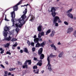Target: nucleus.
Listing matches in <instances>:
<instances>
[{
    "label": "nucleus",
    "mask_w": 76,
    "mask_h": 76,
    "mask_svg": "<svg viewBox=\"0 0 76 76\" xmlns=\"http://www.w3.org/2000/svg\"><path fill=\"white\" fill-rule=\"evenodd\" d=\"M25 9V10L23 12V13H24L23 15L18 20L19 22L20 23V24H18V27L19 28H20L23 25L26 23V22L28 20V19H29V18L30 16V15H29L26 18V14L27 13V9Z\"/></svg>",
    "instance_id": "1"
},
{
    "label": "nucleus",
    "mask_w": 76,
    "mask_h": 76,
    "mask_svg": "<svg viewBox=\"0 0 76 76\" xmlns=\"http://www.w3.org/2000/svg\"><path fill=\"white\" fill-rule=\"evenodd\" d=\"M23 0H21L18 3H17L16 5H15L14 6H13V9L14 11L12 12L11 13V17L12 18V22L13 23V26H14V20L15 18V11H17L18 10V6L21 4V2L23 1Z\"/></svg>",
    "instance_id": "2"
},
{
    "label": "nucleus",
    "mask_w": 76,
    "mask_h": 76,
    "mask_svg": "<svg viewBox=\"0 0 76 76\" xmlns=\"http://www.w3.org/2000/svg\"><path fill=\"white\" fill-rule=\"evenodd\" d=\"M58 9V7H51L50 12H52L51 14L53 18H54L56 15V10Z\"/></svg>",
    "instance_id": "3"
},
{
    "label": "nucleus",
    "mask_w": 76,
    "mask_h": 76,
    "mask_svg": "<svg viewBox=\"0 0 76 76\" xmlns=\"http://www.w3.org/2000/svg\"><path fill=\"white\" fill-rule=\"evenodd\" d=\"M35 43H37L35 47L36 48H38L39 47H42V48L44 47V45H45V43H44V42H43L42 43H41L40 44L39 43L38 41H34Z\"/></svg>",
    "instance_id": "4"
},
{
    "label": "nucleus",
    "mask_w": 76,
    "mask_h": 76,
    "mask_svg": "<svg viewBox=\"0 0 76 76\" xmlns=\"http://www.w3.org/2000/svg\"><path fill=\"white\" fill-rule=\"evenodd\" d=\"M4 31H3V35L5 38L7 37V31H9V28L8 27H5L4 28Z\"/></svg>",
    "instance_id": "5"
},
{
    "label": "nucleus",
    "mask_w": 76,
    "mask_h": 76,
    "mask_svg": "<svg viewBox=\"0 0 76 76\" xmlns=\"http://www.w3.org/2000/svg\"><path fill=\"white\" fill-rule=\"evenodd\" d=\"M47 60L48 61V64L47 66L48 67V70L49 71L51 72L52 70V68H51V65L50 64V58L49 56H48Z\"/></svg>",
    "instance_id": "6"
},
{
    "label": "nucleus",
    "mask_w": 76,
    "mask_h": 76,
    "mask_svg": "<svg viewBox=\"0 0 76 76\" xmlns=\"http://www.w3.org/2000/svg\"><path fill=\"white\" fill-rule=\"evenodd\" d=\"M53 18H54L53 20V23H55L56 22H57L58 21V20L59 19V18L57 16H55V17Z\"/></svg>",
    "instance_id": "7"
},
{
    "label": "nucleus",
    "mask_w": 76,
    "mask_h": 76,
    "mask_svg": "<svg viewBox=\"0 0 76 76\" xmlns=\"http://www.w3.org/2000/svg\"><path fill=\"white\" fill-rule=\"evenodd\" d=\"M73 30V28L72 27H69L68 28L67 31V34H70L71 33V32H72Z\"/></svg>",
    "instance_id": "8"
},
{
    "label": "nucleus",
    "mask_w": 76,
    "mask_h": 76,
    "mask_svg": "<svg viewBox=\"0 0 76 76\" xmlns=\"http://www.w3.org/2000/svg\"><path fill=\"white\" fill-rule=\"evenodd\" d=\"M43 50V48H41L38 51V55H41V54H42V51Z\"/></svg>",
    "instance_id": "9"
},
{
    "label": "nucleus",
    "mask_w": 76,
    "mask_h": 76,
    "mask_svg": "<svg viewBox=\"0 0 76 76\" xmlns=\"http://www.w3.org/2000/svg\"><path fill=\"white\" fill-rule=\"evenodd\" d=\"M27 63H28V64H29V65H31V60H26V61L24 63V65H27Z\"/></svg>",
    "instance_id": "10"
},
{
    "label": "nucleus",
    "mask_w": 76,
    "mask_h": 76,
    "mask_svg": "<svg viewBox=\"0 0 76 76\" xmlns=\"http://www.w3.org/2000/svg\"><path fill=\"white\" fill-rule=\"evenodd\" d=\"M34 40L35 41H38V42L39 41L40 42H41V41H42V39L41 38H36V39H34Z\"/></svg>",
    "instance_id": "11"
},
{
    "label": "nucleus",
    "mask_w": 76,
    "mask_h": 76,
    "mask_svg": "<svg viewBox=\"0 0 76 76\" xmlns=\"http://www.w3.org/2000/svg\"><path fill=\"white\" fill-rule=\"evenodd\" d=\"M42 26L39 25L37 27L38 31L39 32H41L42 31Z\"/></svg>",
    "instance_id": "12"
},
{
    "label": "nucleus",
    "mask_w": 76,
    "mask_h": 76,
    "mask_svg": "<svg viewBox=\"0 0 76 76\" xmlns=\"http://www.w3.org/2000/svg\"><path fill=\"white\" fill-rule=\"evenodd\" d=\"M55 31H52V33L50 35V37H54V34H55Z\"/></svg>",
    "instance_id": "13"
},
{
    "label": "nucleus",
    "mask_w": 76,
    "mask_h": 76,
    "mask_svg": "<svg viewBox=\"0 0 76 76\" xmlns=\"http://www.w3.org/2000/svg\"><path fill=\"white\" fill-rule=\"evenodd\" d=\"M39 56H40V59L41 60H42L44 58V55L43 54H41Z\"/></svg>",
    "instance_id": "14"
},
{
    "label": "nucleus",
    "mask_w": 76,
    "mask_h": 76,
    "mask_svg": "<svg viewBox=\"0 0 76 76\" xmlns=\"http://www.w3.org/2000/svg\"><path fill=\"white\" fill-rule=\"evenodd\" d=\"M68 16L71 18V19H73V15L70 13L68 14Z\"/></svg>",
    "instance_id": "15"
},
{
    "label": "nucleus",
    "mask_w": 76,
    "mask_h": 76,
    "mask_svg": "<svg viewBox=\"0 0 76 76\" xmlns=\"http://www.w3.org/2000/svg\"><path fill=\"white\" fill-rule=\"evenodd\" d=\"M10 45V43H7L6 44L4 45V47L5 48H8L9 46Z\"/></svg>",
    "instance_id": "16"
},
{
    "label": "nucleus",
    "mask_w": 76,
    "mask_h": 76,
    "mask_svg": "<svg viewBox=\"0 0 76 76\" xmlns=\"http://www.w3.org/2000/svg\"><path fill=\"white\" fill-rule=\"evenodd\" d=\"M24 52H25L26 53H28V54H29V52H28V49L26 48H25L24 49Z\"/></svg>",
    "instance_id": "17"
},
{
    "label": "nucleus",
    "mask_w": 76,
    "mask_h": 76,
    "mask_svg": "<svg viewBox=\"0 0 76 76\" xmlns=\"http://www.w3.org/2000/svg\"><path fill=\"white\" fill-rule=\"evenodd\" d=\"M50 47H53L55 49V50H56L57 49V48H56V46L54 45V44H52L50 45Z\"/></svg>",
    "instance_id": "18"
},
{
    "label": "nucleus",
    "mask_w": 76,
    "mask_h": 76,
    "mask_svg": "<svg viewBox=\"0 0 76 76\" xmlns=\"http://www.w3.org/2000/svg\"><path fill=\"white\" fill-rule=\"evenodd\" d=\"M5 39L6 41H9L11 40V37L9 36L8 37L6 38H5Z\"/></svg>",
    "instance_id": "19"
},
{
    "label": "nucleus",
    "mask_w": 76,
    "mask_h": 76,
    "mask_svg": "<svg viewBox=\"0 0 76 76\" xmlns=\"http://www.w3.org/2000/svg\"><path fill=\"white\" fill-rule=\"evenodd\" d=\"M31 19L29 20H30V21H31V22H32V20H34V19H35V17H34V16H33L32 15H31Z\"/></svg>",
    "instance_id": "20"
},
{
    "label": "nucleus",
    "mask_w": 76,
    "mask_h": 76,
    "mask_svg": "<svg viewBox=\"0 0 76 76\" xmlns=\"http://www.w3.org/2000/svg\"><path fill=\"white\" fill-rule=\"evenodd\" d=\"M49 57H51V58H53V57H56V56L55 55H53V54L51 53Z\"/></svg>",
    "instance_id": "21"
},
{
    "label": "nucleus",
    "mask_w": 76,
    "mask_h": 76,
    "mask_svg": "<svg viewBox=\"0 0 76 76\" xmlns=\"http://www.w3.org/2000/svg\"><path fill=\"white\" fill-rule=\"evenodd\" d=\"M14 26H13V23H13V25H12V26H15H15H16V27H19V24H17V23H16V24H15V23H14L15 22V20H14Z\"/></svg>",
    "instance_id": "22"
},
{
    "label": "nucleus",
    "mask_w": 76,
    "mask_h": 76,
    "mask_svg": "<svg viewBox=\"0 0 76 76\" xmlns=\"http://www.w3.org/2000/svg\"><path fill=\"white\" fill-rule=\"evenodd\" d=\"M51 32V29H49L46 32V35H48V34H50Z\"/></svg>",
    "instance_id": "23"
},
{
    "label": "nucleus",
    "mask_w": 76,
    "mask_h": 76,
    "mask_svg": "<svg viewBox=\"0 0 76 76\" xmlns=\"http://www.w3.org/2000/svg\"><path fill=\"white\" fill-rule=\"evenodd\" d=\"M69 54L72 55V56H73L74 54H75V52L74 51H72L69 53Z\"/></svg>",
    "instance_id": "24"
},
{
    "label": "nucleus",
    "mask_w": 76,
    "mask_h": 76,
    "mask_svg": "<svg viewBox=\"0 0 76 76\" xmlns=\"http://www.w3.org/2000/svg\"><path fill=\"white\" fill-rule=\"evenodd\" d=\"M15 31L17 33H18V32H19V28L17 27L15 29Z\"/></svg>",
    "instance_id": "25"
},
{
    "label": "nucleus",
    "mask_w": 76,
    "mask_h": 76,
    "mask_svg": "<svg viewBox=\"0 0 76 76\" xmlns=\"http://www.w3.org/2000/svg\"><path fill=\"white\" fill-rule=\"evenodd\" d=\"M26 67V69H28V65H24L23 66V68L25 69Z\"/></svg>",
    "instance_id": "26"
},
{
    "label": "nucleus",
    "mask_w": 76,
    "mask_h": 76,
    "mask_svg": "<svg viewBox=\"0 0 76 76\" xmlns=\"http://www.w3.org/2000/svg\"><path fill=\"white\" fill-rule=\"evenodd\" d=\"M72 11V9H71L69 10L68 11L66 12L67 13H70Z\"/></svg>",
    "instance_id": "27"
},
{
    "label": "nucleus",
    "mask_w": 76,
    "mask_h": 76,
    "mask_svg": "<svg viewBox=\"0 0 76 76\" xmlns=\"http://www.w3.org/2000/svg\"><path fill=\"white\" fill-rule=\"evenodd\" d=\"M17 39H16L15 38H13L12 40V42H14V41H17Z\"/></svg>",
    "instance_id": "28"
},
{
    "label": "nucleus",
    "mask_w": 76,
    "mask_h": 76,
    "mask_svg": "<svg viewBox=\"0 0 76 76\" xmlns=\"http://www.w3.org/2000/svg\"><path fill=\"white\" fill-rule=\"evenodd\" d=\"M37 65H39V66H41L42 63L41 62H38L37 64Z\"/></svg>",
    "instance_id": "29"
},
{
    "label": "nucleus",
    "mask_w": 76,
    "mask_h": 76,
    "mask_svg": "<svg viewBox=\"0 0 76 76\" xmlns=\"http://www.w3.org/2000/svg\"><path fill=\"white\" fill-rule=\"evenodd\" d=\"M40 34L41 36H44V31L42 32Z\"/></svg>",
    "instance_id": "30"
},
{
    "label": "nucleus",
    "mask_w": 76,
    "mask_h": 76,
    "mask_svg": "<svg viewBox=\"0 0 76 76\" xmlns=\"http://www.w3.org/2000/svg\"><path fill=\"white\" fill-rule=\"evenodd\" d=\"M62 56H63V53H61L59 54L58 55V57H59L61 58V57Z\"/></svg>",
    "instance_id": "31"
},
{
    "label": "nucleus",
    "mask_w": 76,
    "mask_h": 76,
    "mask_svg": "<svg viewBox=\"0 0 76 76\" xmlns=\"http://www.w3.org/2000/svg\"><path fill=\"white\" fill-rule=\"evenodd\" d=\"M36 72H35L34 73H36L37 74H38L39 73V69H37L36 70Z\"/></svg>",
    "instance_id": "32"
},
{
    "label": "nucleus",
    "mask_w": 76,
    "mask_h": 76,
    "mask_svg": "<svg viewBox=\"0 0 76 76\" xmlns=\"http://www.w3.org/2000/svg\"><path fill=\"white\" fill-rule=\"evenodd\" d=\"M34 60L36 61H38V58H35V57H34Z\"/></svg>",
    "instance_id": "33"
},
{
    "label": "nucleus",
    "mask_w": 76,
    "mask_h": 76,
    "mask_svg": "<svg viewBox=\"0 0 76 76\" xmlns=\"http://www.w3.org/2000/svg\"><path fill=\"white\" fill-rule=\"evenodd\" d=\"M64 23L65 25H69V23H67V22L66 21H65L64 22Z\"/></svg>",
    "instance_id": "34"
},
{
    "label": "nucleus",
    "mask_w": 76,
    "mask_h": 76,
    "mask_svg": "<svg viewBox=\"0 0 76 76\" xmlns=\"http://www.w3.org/2000/svg\"><path fill=\"white\" fill-rule=\"evenodd\" d=\"M4 76H7V71H5L4 72Z\"/></svg>",
    "instance_id": "35"
},
{
    "label": "nucleus",
    "mask_w": 76,
    "mask_h": 76,
    "mask_svg": "<svg viewBox=\"0 0 76 76\" xmlns=\"http://www.w3.org/2000/svg\"><path fill=\"white\" fill-rule=\"evenodd\" d=\"M55 23V26H58V23H57V22H56Z\"/></svg>",
    "instance_id": "36"
},
{
    "label": "nucleus",
    "mask_w": 76,
    "mask_h": 76,
    "mask_svg": "<svg viewBox=\"0 0 76 76\" xmlns=\"http://www.w3.org/2000/svg\"><path fill=\"white\" fill-rule=\"evenodd\" d=\"M73 35L76 37V30H75L73 33Z\"/></svg>",
    "instance_id": "37"
},
{
    "label": "nucleus",
    "mask_w": 76,
    "mask_h": 76,
    "mask_svg": "<svg viewBox=\"0 0 76 76\" xmlns=\"http://www.w3.org/2000/svg\"><path fill=\"white\" fill-rule=\"evenodd\" d=\"M37 66H34L33 67V69H37Z\"/></svg>",
    "instance_id": "38"
},
{
    "label": "nucleus",
    "mask_w": 76,
    "mask_h": 76,
    "mask_svg": "<svg viewBox=\"0 0 76 76\" xmlns=\"http://www.w3.org/2000/svg\"><path fill=\"white\" fill-rule=\"evenodd\" d=\"M6 54H9V55H11V53H10V52L9 51H7L6 52Z\"/></svg>",
    "instance_id": "39"
},
{
    "label": "nucleus",
    "mask_w": 76,
    "mask_h": 76,
    "mask_svg": "<svg viewBox=\"0 0 76 76\" xmlns=\"http://www.w3.org/2000/svg\"><path fill=\"white\" fill-rule=\"evenodd\" d=\"M17 45H18V44H15L13 45L12 47H16Z\"/></svg>",
    "instance_id": "40"
},
{
    "label": "nucleus",
    "mask_w": 76,
    "mask_h": 76,
    "mask_svg": "<svg viewBox=\"0 0 76 76\" xmlns=\"http://www.w3.org/2000/svg\"><path fill=\"white\" fill-rule=\"evenodd\" d=\"M35 50V48H32V50L33 52H34Z\"/></svg>",
    "instance_id": "41"
},
{
    "label": "nucleus",
    "mask_w": 76,
    "mask_h": 76,
    "mask_svg": "<svg viewBox=\"0 0 76 76\" xmlns=\"http://www.w3.org/2000/svg\"><path fill=\"white\" fill-rule=\"evenodd\" d=\"M61 22H62V21H61V20H60V18L59 19H58V23H61Z\"/></svg>",
    "instance_id": "42"
},
{
    "label": "nucleus",
    "mask_w": 76,
    "mask_h": 76,
    "mask_svg": "<svg viewBox=\"0 0 76 76\" xmlns=\"http://www.w3.org/2000/svg\"><path fill=\"white\" fill-rule=\"evenodd\" d=\"M4 20H6L7 21H9V20H8V19H7L6 18V16L5 17Z\"/></svg>",
    "instance_id": "43"
},
{
    "label": "nucleus",
    "mask_w": 76,
    "mask_h": 76,
    "mask_svg": "<svg viewBox=\"0 0 76 76\" xmlns=\"http://www.w3.org/2000/svg\"><path fill=\"white\" fill-rule=\"evenodd\" d=\"M1 67H2V68H3V69H4L5 67L4 66V65H3L1 64Z\"/></svg>",
    "instance_id": "44"
},
{
    "label": "nucleus",
    "mask_w": 76,
    "mask_h": 76,
    "mask_svg": "<svg viewBox=\"0 0 76 76\" xmlns=\"http://www.w3.org/2000/svg\"><path fill=\"white\" fill-rule=\"evenodd\" d=\"M27 43H28L29 46H30V45H31V42H30L28 41Z\"/></svg>",
    "instance_id": "45"
},
{
    "label": "nucleus",
    "mask_w": 76,
    "mask_h": 76,
    "mask_svg": "<svg viewBox=\"0 0 76 76\" xmlns=\"http://www.w3.org/2000/svg\"><path fill=\"white\" fill-rule=\"evenodd\" d=\"M31 46H33V47H34V42H32L31 43Z\"/></svg>",
    "instance_id": "46"
},
{
    "label": "nucleus",
    "mask_w": 76,
    "mask_h": 76,
    "mask_svg": "<svg viewBox=\"0 0 76 76\" xmlns=\"http://www.w3.org/2000/svg\"><path fill=\"white\" fill-rule=\"evenodd\" d=\"M38 35V38H41V35H40L39 34Z\"/></svg>",
    "instance_id": "47"
},
{
    "label": "nucleus",
    "mask_w": 76,
    "mask_h": 76,
    "mask_svg": "<svg viewBox=\"0 0 76 76\" xmlns=\"http://www.w3.org/2000/svg\"><path fill=\"white\" fill-rule=\"evenodd\" d=\"M4 50H1V54H3L4 53Z\"/></svg>",
    "instance_id": "48"
},
{
    "label": "nucleus",
    "mask_w": 76,
    "mask_h": 76,
    "mask_svg": "<svg viewBox=\"0 0 76 76\" xmlns=\"http://www.w3.org/2000/svg\"><path fill=\"white\" fill-rule=\"evenodd\" d=\"M34 38V39H35L37 38V35H34V37H33Z\"/></svg>",
    "instance_id": "49"
},
{
    "label": "nucleus",
    "mask_w": 76,
    "mask_h": 76,
    "mask_svg": "<svg viewBox=\"0 0 76 76\" xmlns=\"http://www.w3.org/2000/svg\"><path fill=\"white\" fill-rule=\"evenodd\" d=\"M17 49L18 50H20V47L18 46L17 47Z\"/></svg>",
    "instance_id": "50"
},
{
    "label": "nucleus",
    "mask_w": 76,
    "mask_h": 76,
    "mask_svg": "<svg viewBox=\"0 0 76 76\" xmlns=\"http://www.w3.org/2000/svg\"><path fill=\"white\" fill-rule=\"evenodd\" d=\"M9 70L10 71H13V69H12V68L9 69Z\"/></svg>",
    "instance_id": "51"
},
{
    "label": "nucleus",
    "mask_w": 76,
    "mask_h": 76,
    "mask_svg": "<svg viewBox=\"0 0 76 76\" xmlns=\"http://www.w3.org/2000/svg\"><path fill=\"white\" fill-rule=\"evenodd\" d=\"M20 52L21 53H23V50H20Z\"/></svg>",
    "instance_id": "52"
},
{
    "label": "nucleus",
    "mask_w": 76,
    "mask_h": 76,
    "mask_svg": "<svg viewBox=\"0 0 76 76\" xmlns=\"http://www.w3.org/2000/svg\"><path fill=\"white\" fill-rule=\"evenodd\" d=\"M8 76H10L11 75V73H10V72L8 74Z\"/></svg>",
    "instance_id": "53"
},
{
    "label": "nucleus",
    "mask_w": 76,
    "mask_h": 76,
    "mask_svg": "<svg viewBox=\"0 0 76 76\" xmlns=\"http://www.w3.org/2000/svg\"><path fill=\"white\" fill-rule=\"evenodd\" d=\"M4 50H3V48H0V51H3Z\"/></svg>",
    "instance_id": "54"
},
{
    "label": "nucleus",
    "mask_w": 76,
    "mask_h": 76,
    "mask_svg": "<svg viewBox=\"0 0 76 76\" xmlns=\"http://www.w3.org/2000/svg\"><path fill=\"white\" fill-rule=\"evenodd\" d=\"M5 64H7V65H8V63L7 61L5 62Z\"/></svg>",
    "instance_id": "55"
},
{
    "label": "nucleus",
    "mask_w": 76,
    "mask_h": 76,
    "mask_svg": "<svg viewBox=\"0 0 76 76\" xmlns=\"http://www.w3.org/2000/svg\"><path fill=\"white\" fill-rule=\"evenodd\" d=\"M12 71L13 70H15V69H16V68H12Z\"/></svg>",
    "instance_id": "56"
},
{
    "label": "nucleus",
    "mask_w": 76,
    "mask_h": 76,
    "mask_svg": "<svg viewBox=\"0 0 76 76\" xmlns=\"http://www.w3.org/2000/svg\"><path fill=\"white\" fill-rule=\"evenodd\" d=\"M12 49H13V50H15V47L12 46Z\"/></svg>",
    "instance_id": "57"
},
{
    "label": "nucleus",
    "mask_w": 76,
    "mask_h": 76,
    "mask_svg": "<svg viewBox=\"0 0 76 76\" xmlns=\"http://www.w3.org/2000/svg\"><path fill=\"white\" fill-rule=\"evenodd\" d=\"M61 44V43H60V42H59L58 43V45H60Z\"/></svg>",
    "instance_id": "58"
},
{
    "label": "nucleus",
    "mask_w": 76,
    "mask_h": 76,
    "mask_svg": "<svg viewBox=\"0 0 76 76\" xmlns=\"http://www.w3.org/2000/svg\"><path fill=\"white\" fill-rule=\"evenodd\" d=\"M44 70H42L41 71V72H42V74L44 73Z\"/></svg>",
    "instance_id": "59"
},
{
    "label": "nucleus",
    "mask_w": 76,
    "mask_h": 76,
    "mask_svg": "<svg viewBox=\"0 0 76 76\" xmlns=\"http://www.w3.org/2000/svg\"><path fill=\"white\" fill-rule=\"evenodd\" d=\"M42 60H41L40 61H39V63H40V62L41 63V62H42Z\"/></svg>",
    "instance_id": "60"
},
{
    "label": "nucleus",
    "mask_w": 76,
    "mask_h": 76,
    "mask_svg": "<svg viewBox=\"0 0 76 76\" xmlns=\"http://www.w3.org/2000/svg\"><path fill=\"white\" fill-rule=\"evenodd\" d=\"M29 5V4H27L26 5H25V6H26V7H27V6H28Z\"/></svg>",
    "instance_id": "61"
},
{
    "label": "nucleus",
    "mask_w": 76,
    "mask_h": 76,
    "mask_svg": "<svg viewBox=\"0 0 76 76\" xmlns=\"http://www.w3.org/2000/svg\"><path fill=\"white\" fill-rule=\"evenodd\" d=\"M34 55L35 56H37V54H36V53H34Z\"/></svg>",
    "instance_id": "62"
},
{
    "label": "nucleus",
    "mask_w": 76,
    "mask_h": 76,
    "mask_svg": "<svg viewBox=\"0 0 76 76\" xmlns=\"http://www.w3.org/2000/svg\"><path fill=\"white\" fill-rule=\"evenodd\" d=\"M48 41H49V42H50V43H51V40H49Z\"/></svg>",
    "instance_id": "63"
},
{
    "label": "nucleus",
    "mask_w": 76,
    "mask_h": 76,
    "mask_svg": "<svg viewBox=\"0 0 76 76\" xmlns=\"http://www.w3.org/2000/svg\"><path fill=\"white\" fill-rule=\"evenodd\" d=\"M3 21L2 20H1L0 22V25H1V23L2 22V21Z\"/></svg>",
    "instance_id": "64"
}]
</instances>
